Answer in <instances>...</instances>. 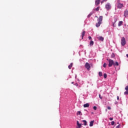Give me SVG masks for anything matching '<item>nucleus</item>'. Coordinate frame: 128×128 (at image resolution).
Wrapping results in <instances>:
<instances>
[{"instance_id":"nucleus-1","label":"nucleus","mask_w":128,"mask_h":128,"mask_svg":"<svg viewBox=\"0 0 128 128\" xmlns=\"http://www.w3.org/2000/svg\"><path fill=\"white\" fill-rule=\"evenodd\" d=\"M116 6L117 8H119V9L122 8H124V4H120V0H118L116 4Z\"/></svg>"},{"instance_id":"nucleus-2","label":"nucleus","mask_w":128,"mask_h":128,"mask_svg":"<svg viewBox=\"0 0 128 128\" xmlns=\"http://www.w3.org/2000/svg\"><path fill=\"white\" fill-rule=\"evenodd\" d=\"M107 60H108V66L109 67H111L112 66H114V62L111 59H107Z\"/></svg>"},{"instance_id":"nucleus-3","label":"nucleus","mask_w":128,"mask_h":128,"mask_svg":"<svg viewBox=\"0 0 128 128\" xmlns=\"http://www.w3.org/2000/svg\"><path fill=\"white\" fill-rule=\"evenodd\" d=\"M105 8L107 10H110L112 8V6L110 5V4L107 3L106 4Z\"/></svg>"},{"instance_id":"nucleus-4","label":"nucleus","mask_w":128,"mask_h":128,"mask_svg":"<svg viewBox=\"0 0 128 128\" xmlns=\"http://www.w3.org/2000/svg\"><path fill=\"white\" fill-rule=\"evenodd\" d=\"M84 66L86 68V70H90V64H88V62H86Z\"/></svg>"},{"instance_id":"nucleus-5","label":"nucleus","mask_w":128,"mask_h":128,"mask_svg":"<svg viewBox=\"0 0 128 128\" xmlns=\"http://www.w3.org/2000/svg\"><path fill=\"white\" fill-rule=\"evenodd\" d=\"M126 38H124V37H122V38L121 39L122 46H124V44H126Z\"/></svg>"},{"instance_id":"nucleus-6","label":"nucleus","mask_w":128,"mask_h":128,"mask_svg":"<svg viewBox=\"0 0 128 128\" xmlns=\"http://www.w3.org/2000/svg\"><path fill=\"white\" fill-rule=\"evenodd\" d=\"M124 16H125V18H128V10H126L124 12Z\"/></svg>"},{"instance_id":"nucleus-7","label":"nucleus","mask_w":128,"mask_h":128,"mask_svg":"<svg viewBox=\"0 0 128 128\" xmlns=\"http://www.w3.org/2000/svg\"><path fill=\"white\" fill-rule=\"evenodd\" d=\"M100 0H96L95 1L96 6H98V4H100Z\"/></svg>"},{"instance_id":"nucleus-8","label":"nucleus","mask_w":128,"mask_h":128,"mask_svg":"<svg viewBox=\"0 0 128 128\" xmlns=\"http://www.w3.org/2000/svg\"><path fill=\"white\" fill-rule=\"evenodd\" d=\"M102 24V22H100V21H98V22L96 23V28H98L100 26V24Z\"/></svg>"},{"instance_id":"nucleus-9","label":"nucleus","mask_w":128,"mask_h":128,"mask_svg":"<svg viewBox=\"0 0 128 128\" xmlns=\"http://www.w3.org/2000/svg\"><path fill=\"white\" fill-rule=\"evenodd\" d=\"M102 16H100L98 19V22H102Z\"/></svg>"},{"instance_id":"nucleus-10","label":"nucleus","mask_w":128,"mask_h":128,"mask_svg":"<svg viewBox=\"0 0 128 128\" xmlns=\"http://www.w3.org/2000/svg\"><path fill=\"white\" fill-rule=\"evenodd\" d=\"M90 107V104L86 103L84 104V108H89Z\"/></svg>"},{"instance_id":"nucleus-11","label":"nucleus","mask_w":128,"mask_h":128,"mask_svg":"<svg viewBox=\"0 0 128 128\" xmlns=\"http://www.w3.org/2000/svg\"><path fill=\"white\" fill-rule=\"evenodd\" d=\"M76 122H77V126H78V128H82V124H80L78 121H77Z\"/></svg>"},{"instance_id":"nucleus-12","label":"nucleus","mask_w":128,"mask_h":128,"mask_svg":"<svg viewBox=\"0 0 128 128\" xmlns=\"http://www.w3.org/2000/svg\"><path fill=\"white\" fill-rule=\"evenodd\" d=\"M98 39L99 40H101V42H104V38L102 36L98 37Z\"/></svg>"},{"instance_id":"nucleus-13","label":"nucleus","mask_w":128,"mask_h":128,"mask_svg":"<svg viewBox=\"0 0 128 128\" xmlns=\"http://www.w3.org/2000/svg\"><path fill=\"white\" fill-rule=\"evenodd\" d=\"M94 120L91 121L90 124V126H94Z\"/></svg>"},{"instance_id":"nucleus-14","label":"nucleus","mask_w":128,"mask_h":128,"mask_svg":"<svg viewBox=\"0 0 128 128\" xmlns=\"http://www.w3.org/2000/svg\"><path fill=\"white\" fill-rule=\"evenodd\" d=\"M100 7L98 6L96 8L94 9V10H96V12H98V10H100Z\"/></svg>"},{"instance_id":"nucleus-15","label":"nucleus","mask_w":128,"mask_h":128,"mask_svg":"<svg viewBox=\"0 0 128 128\" xmlns=\"http://www.w3.org/2000/svg\"><path fill=\"white\" fill-rule=\"evenodd\" d=\"M84 34H86V31H83L82 32V40L84 39Z\"/></svg>"},{"instance_id":"nucleus-16","label":"nucleus","mask_w":128,"mask_h":128,"mask_svg":"<svg viewBox=\"0 0 128 128\" xmlns=\"http://www.w3.org/2000/svg\"><path fill=\"white\" fill-rule=\"evenodd\" d=\"M72 64H73L72 63H71L68 66V68L70 70H71L72 69Z\"/></svg>"},{"instance_id":"nucleus-17","label":"nucleus","mask_w":128,"mask_h":128,"mask_svg":"<svg viewBox=\"0 0 128 128\" xmlns=\"http://www.w3.org/2000/svg\"><path fill=\"white\" fill-rule=\"evenodd\" d=\"M76 114L79 116H82V114L80 111H78L76 113Z\"/></svg>"},{"instance_id":"nucleus-18","label":"nucleus","mask_w":128,"mask_h":128,"mask_svg":"<svg viewBox=\"0 0 128 128\" xmlns=\"http://www.w3.org/2000/svg\"><path fill=\"white\" fill-rule=\"evenodd\" d=\"M82 122H84V126H88V122H86V120H83Z\"/></svg>"},{"instance_id":"nucleus-19","label":"nucleus","mask_w":128,"mask_h":128,"mask_svg":"<svg viewBox=\"0 0 128 128\" xmlns=\"http://www.w3.org/2000/svg\"><path fill=\"white\" fill-rule=\"evenodd\" d=\"M122 22H123L122 21L119 22L118 24V26H122Z\"/></svg>"},{"instance_id":"nucleus-20","label":"nucleus","mask_w":128,"mask_h":128,"mask_svg":"<svg viewBox=\"0 0 128 128\" xmlns=\"http://www.w3.org/2000/svg\"><path fill=\"white\" fill-rule=\"evenodd\" d=\"M90 46H94V41L91 40V41L90 42Z\"/></svg>"},{"instance_id":"nucleus-21","label":"nucleus","mask_w":128,"mask_h":128,"mask_svg":"<svg viewBox=\"0 0 128 128\" xmlns=\"http://www.w3.org/2000/svg\"><path fill=\"white\" fill-rule=\"evenodd\" d=\"M114 66H118V62H116L115 63H114Z\"/></svg>"},{"instance_id":"nucleus-22","label":"nucleus","mask_w":128,"mask_h":128,"mask_svg":"<svg viewBox=\"0 0 128 128\" xmlns=\"http://www.w3.org/2000/svg\"><path fill=\"white\" fill-rule=\"evenodd\" d=\"M99 76H102V72H100L98 73Z\"/></svg>"},{"instance_id":"nucleus-23","label":"nucleus","mask_w":128,"mask_h":128,"mask_svg":"<svg viewBox=\"0 0 128 128\" xmlns=\"http://www.w3.org/2000/svg\"><path fill=\"white\" fill-rule=\"evenodd\" d=\"M104 78H106L108 75H106V74L105 73L104 74Z\"/></svg>"},{"instance_id":"nucleus-24","label":"nucleus","mask_w":128,"mask_h":128,"mask_svg":"<svg viewBox=\"0 0 128 128\" xmlns=\"http://www.w3.org/2000/svg\"><path fill=\"white\" fill-rule=\"evenodd\" d=\"M112 126H114V121H112L111 122Z\"/></svg>"},{"instance_id":"nucleus-25","label":"nucleus","mask_w":128,"mask_h":128,"mask_svg":"<svg viewBox=\"0 0 128 128\" xmlns=\"http://www.w3.org/2000/svg\"><path fill=\"white\" fill-rule=\"evenodd\" d=\"M125 90L126 91H128V86H127L125 87Z\"/></svg>"},{"instance_id":"nucleus-26","label":"nucleus","mask_w":128,"mask_h":128,"mask_svg":"<svg viewBox=\"0 0 128 128\" xmlns=\"http://www.w3.org/2000/svg\"><path fill=\"white\" fill-rule=\"evenodd\" d=\"M93 108H94V110H96V108H96V106H94L93 107Z\"/></svg>"},{"instance_id":"nucleus-27","label":"nucleus","mask_w":128,"mask_h":128,"mask_svg":"<svg viewBox=\"0 0 128 128\" xmlns=\"http://www.w3.org/2000/svg\"><path fill=\"white\" fill-rule=\"evenodd\" d=\"M92 13H90V14H89L88 15V18H90V16H92Z\"/></svg>"},{"instance_id":"nucleus-28","label":"nucleus","mask_w":128,"mask_h":128,"mask_svg":"<svg viewBox=\"0 0 128 128\" xmlns=\"http://www.w3.org/2000/svg\"><path fill=\"white\" fill-rule=\"evenodd\" d=\"M103 66L104 68H106V64L104 63V64H103Z\"/></svg>"},{"instance_id":"nucleus-29","label":"nucleus","mask_w":128,"mask_h":128,"mask_svg":"<svg viewBox=\"0 0 128 128\" xmlns=\"http://www.w3.org/2000/svg\"><path fill=\"white\" fill-rule=\"evenodd\" d=\"M99 98H100V100H102V96L100 95V94H99Z\"/></svg>"},{"instance_id":"nucleus-30","label":"nucleus","mask_w":128,"mask_h":128,"mask_svg":"<svg viewBox=\"0 0 128 128\" xmlns=\"http://www.w3.org/2000/svg\"><path fill=\"white\" fill-rule=\"evenodd\" d=\"M114 53H112L111 56V58H114Z\"/></svg>"},{"instance_id":"nucleus-31","label":"nucleus","mask_w":128,"mask_h":128,"mask_svg":"<svg viewBox=\"0 0 128 128\" xmlns=\"http://www.w3.org/2000/svg\"><path fill=\"white\" fill-rule=\"evenodd\" d=\"M116 128H120V124H119L117 126H116Z\"/></svg>"},{"instance_id":"nucleus-32","label":"nucleus","mask_w":128,"mask_h":128,"mask_svg":"<svg viewBox=\"0 0 128 128\" xmlns=\"http://www.w3.org/2000/svg\"><path fill=\"white\" fill-rule=\"evenodd\" d=\"M106 0H102V1L101 2V4H102V2H106Z\"/></svg>"},{"instance_id":"nucleus-33","label":"nucleus","mask_w":128,"mask_h":128,"mask_svg":"<svg viewBox=\"0 0 128 128\" xmlns=\"http://www.w3.org/2000/svg\"><path fill=\"white\" fill-rule=\"evenodd\" d=\"M109 120H114V118H109Z\"/></svg>"},{"instance_id":"nucleus-34","label":"nucleus","mask_w":128,"mask_h":128,"mask_svg":"<svg viewBox=\"0 0 128 128\" xmlns=\"http://www.w3.org/2000/svg\"><path fill=\"white\" fill-rule=\"evenodd\" d=\"M108 110H112L110 106H108Z\"/></svg>"},{"instance_id":"nucleus-35","label":"nucleus","mask_w":128,"mask_h":128,"mask_svg":"<svg viewBox=\"0 0 128 128\" xmlns=\"http://www.w3.org/2000/svg\"><path fill=\"white\" fill-rule=\"evenodd\" d=\"M88 40H92V36H88Z\"/></svg>"},{"instance_id":"nucleus-36","label":"nucleus","mask_w":128,"mask_h":128,"mask_svg":"<svg viewBox=\"0 0 128 128\" xmlns=\"http://www.w3.org/2000/svg\"><path fill=\"white\" fill-rule=\"evenodd\" d=\"M117 100H120V96H117Z\"/></svg>"},{"instance_id":"nucleus-37","label":"nucleus","mask_w":128,"mask_h":128,"mask_svg":"<svg viewBox=\"0 0 128 128\" xmlns=\"http://www.w3.org/2000/svg\"><path fill=\"white\" fill-rule=\"evenodd\" d=\"M112 26H114H114H116V25H114V23H113Z\"/></svg>"},{"instance_id":"nucleus-38","label":"nucleus","mask_w":128,"mask_h":128,"mask_svg":"<svg viewBox=\"0 0 128 128\" xmlns=\"http://www.w3.org/2000/svg\"><path fill=\"white\" fill-rule=\"evenodd\" d=\"M76 86H78V84L76 83Z\"/></svg>"},{"instance_id":"nucleus-39","label":"nucleus","mask_w":128,"mask_h":128,"mask_svg":"<svg viewBox=\"0 0 128 128\" xmlns=\"http://www.w3.org/2000/svg\"><path fill=\"white\" fill-rule=\"evenodd\" d=\"M126 56L128 58V54H126Z\"/></svg>"},{"instance_id":"nucleus-40","label":"nucleus","mask_w":128,"mask_h":128,"mask_svg":"<svg viewBox=\"0 0 128 128\" xmlns=\"http://www.w3.org/2000/svg\"><path fill=\"white\" fill-rule=\"evenodd\" d=\"M106 112H108V110L106 109Z\"/></svg>"},{"instance_id":"nucleus-41","label":"nucleus","mask_w":128,"mask_h":128,"mask_svg":"<svg viewBox=\"0 0 128 128\" xmlns=\"http://www.w3.org/2000/svg\"><path fill=\"white\" fill-rule=\"evenodd\" d=\"M96 18H98V16H96Z\"/></svg>"},{"instance_id":"nucleus-42","label":"nucleus","mask_w":128,"mask_h":128,"mask_svg":"<svg viewBox=\"0 0 128 128\" xmlns=\"http://www.w3.org/2000/svg\"><path fill=\"white\" fill-rule=\"evenodd\" d=\"M72 84H74V82H72Z\"/></svg>"},{"instance_id":"nucleus-43","label":"nucleus","mask_w":128,"mask_h":128,"mask_svg":"<svg viewBox=\"0 0 128 128\" xmlns=\"http://www.w3.org/2000/svg\"><path fill=\"white\" fill-rule=\"evenodd\" d=\"M114 24H116V21H115V22H114Z\"/></svg>"}]
</instances>
